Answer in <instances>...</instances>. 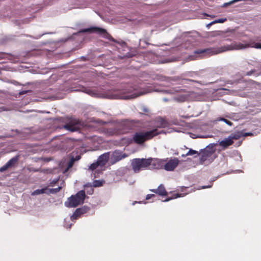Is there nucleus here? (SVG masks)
<instances>
[{
	"mask_svg": "<svg viewBox=\"0 0 261 261\" xmlns=\"http://www.w3.org/2000/svg\"><path fill=\"white\" fill-rule=\"evenodd\" d=\"M248 47H254L257 49H261V43H248L244 44L241 43L232 44L229 45L223 46L220 47L207 48L202 49H198L195 51V54H206L209 56L217 55L225 51L233 49H242Z\"/></svg>",
	"mask_w": 261,
	"mask_h": 261,
	"instance_id": "1",
	"label": "nucleus"
},
{
	"mask_svg": "<svg viewBox=\"0 0 261 261\" xmlns=\"http://www.w3.org/2000/svg\"><path fill=\"white\" fill-rule=\"evenodd\" d=\"M138 121L125 120L116 124L113 127L107 128L106 133L110 136L125 134L129 133L136 126Z\"/></svg>",
	"mask_w": 261,
	"mask_h": 261,
	"instance_id": "2",
	"label": "nucleus"
},
{
	"mask_svg": "<svg viewBox=\"0 0 261 261\" xmlns=\"http://www.w3.org/2000/svg\"><path fill=\"white\" fill-rule=\"evenodd\" d=\"M163 133H165L164 130L158 132L157 128L148 131H138L134 134L132 141L137 144L143 145L146 141L152 139L159 134Z\"/></svg>",
	"mask_w": 261,
	"mask_h": 261,
	"instance_id": "3",
	"label": "nucleus"
},
{
	"mask_svg": "<svg viewBox=\"0 0 261 261\" xmlns=\"http://www.w3.org/2000/svg\"><path fill=\"white\" fill-rule=\"evenodd\" d=\"M136 89L135 87H130L128 89H126L125 91H116L117 93L114 94L113 97L115 99H133L145 93L143 92H134Z\"/></svg>",
	"mask_w": 261,
	"mask_h": 261,
	"instance_id": "4",
	"label": "nucleus"
},
{
	"mask_svg": "<svg viewBox=\"0 0 261 261\" xmlns=\"http://www.w3.org/2000/svg\"><path fill=\"white\" fill-rule=\"evenodd\" d=\"M86 197L84 190L79 191L75 195H71L65 202V205L67 207H75L84 203Z\"/></svg>",
	"mask_w": 261,
	"mask_h": 261,
	"instance_id": "5",
	"label": "nucleus"
},
{
	"mask_svg": "<svg viewBox=\"0 0 261 261\" xmlns=\"http://www.w3.org/2000/svg\"><path fill=\"white\" fill-rule=\"evenodd\" d=\"M148 164L147 159L136 158L132 161L131 166L134 172L138 173L141 170L148 169Z\"/></svg>",
	"mask_w": 261,
	"mask_h": 261,
	"instance_id": "6",
	"label": "nucleus"
},
{
	"mask_svg": "<svg viewBox=\"0 0 261 261\" xmlns=\"http://www.w3.org/2000/svg\"><path fill=\"white\" fill-rule=\"evenodd\" d=\"M79 32L96 33L106 38H108V36H109V34L107 33L106 30L96 27H92L88 29H82L80 30Z\"/></svg>",
	"mask_w": 261,
	"mask_h": 261,
	"instance_id": "7",
	"label": "nucleus"
},
{
	"mask_svg": "<svg viewBox=\"0 0 261 261\" xmlns=\"http://www.w3.org/2000/svg\"><path fill=\"white\" fill-rule=\"evenodd\" d=\"M147 160L148 163V169H160L164 168V160L153 158H148Z\"/></svg>",
	"mask_w": 261,
	"mask_h": 261,
	"instance_id": "8",
	"label": "nucleus"
},
{
	"mask_svg": "<svg viewBox=\"0 0 261 261\" xmlns=\"http://www.w3.org/2000/svg\"><path fill=\"white\" fill-rule=\"evenodd\" d=\"M179 162L177 158L170 160L167 163L164 161V168L166 171H173L178 165Z\"/></svg>",
	"mask_w": 261,
	"mask_h": 261,
	"instance_id": "9",
	"label": "nucleus"
},
{
	"mask_svg": "<svg viewBox=\"0 0 261 261\" xmlns=\"http://www.w3.org/2000/svg\"><path fill=\"white\" fill-rule=\"evenodd\" d=\"M19 158V156L16 155L11 159L5 165L0 168V172H4L9 168L14 167L17 163Z\"/></svg>",
	"mask_w": 261,
	"mask_h": 261,
	"instance_id": "10",
	"label": "nucleus"
},
{
	"mask_svg": "<svg viewBox=\"0 0 261 261\" xmlns=\"http://www.w3.org/2000/svg\"><path fill=\"white\" fill-rule=\"evenodd\" d=\"M79 121L75 119H71L68 123L64 125V127L71 132H74L78 129Z\"/></svg>",
	"mask_w": 261,
	"mask_h": 261,
	"instance_id": "11",
	"label": "nucleus"
},
{
	"mask_svg": "<svg viewBox=\"0 0 261 261\" xmlns=\"http://www.w3.org/2000/svg\"><path fill=\"white\" fill-rule=\"evenodd\" d=\"M89 208L87 206H84L81 208H77L72 215L71 219H77L82 214H85L88 212Z\"/></svg>",
	"mask_w": 261,
	"mask_h": 261,
	"instance_id": "12",
	"label": "nucleus"
},
{
	"mask_svg": "<svg viewBox=\"0 0 261 261\" xmlns=\"http://www.w3.org/2000/svg\"><path fill=\"white\" fill-rule=\"evenodd\" d=\"M151 191L161 196H167L168 192L166 191L163 185H160L156 189L151 190Z\"/></svg>",
	"mask_w": 261,
	"mask_h": 261,
	"instance_id": "13",
	"label": "nucleus"
},
{
	"mask_svg": "<svg viewBox=\"0 0 261 261\" xmlns=\"http://www.w3.org/2000/svg\"><path fill=\"white\" fill-rule=\"evenodd\" d=\"M109 159V153H105L99 156V158L97 159V163H99V165L100 166H103L108 162Z\"/></svg>",
	"mask_w": 261,
	"mask_h": 261,
	"instance_id": "14",
	"label": "nucleus"
},
{
	"mask_svg": "<svg viewBox=\"0 0 261 261\" xmlns=\"http://www.w3.org/2000/svg\"><path fill=\"white\" fill-rule=\"evenodd\" d=\"M126 157H127V155L125 153L115 152L112 157V159L113 161V163H115Z\"/></svg>",
	"mask_w": 261,
	"mask_h": 261,
	"instance_id": "15",
	"label": "nucleus"
},
{
	"mask_svg": "<svg viewBox=\"0 0 261 261\" xmlns=\"http://www.w3.org/2000/svg\"><path fill=\"white\" fill-rule=\"evenodd\" d=\"M233 143V141L229 137L228 138L224 139L220 142H219V145L221 147H222L224 148H226L228 146L232 145Z\"/></svg>",
	"mask_w": 261,
	"mask_h": 261,
	"instance_id": "16",
	"label": "nucleus"
},
{
	"mask_svg": "<svg viewBox=\"0 0 261 261\" xmlns=\"http://www.w3.org/2000/svg\"><path fill=\"white\" fill-rule=\"evenodd\" d=\"M213 153V152L208 151V150H204L200 157V162L203 163L207 159L208 157H210L212 155Z\"/></svg>",
	"mask_w": 261,
	"mask_h": 261,
	"instance_id": "17",
	"label": "nucleus"
},
{
	"mask_svg": "<svg viewBox=\"0 0 261 261\" xmlns=\"http://www.w3.org/2000/svg\"><path fill=\"white\" fill-rule=\"evenodd\" d=\"M47 192H48V188L46 187H45L41 189H37V190L34 191L32 193L31 195L33 196H34V195H37L44 194V193L47 194Z\"/></svg>",
	"mask_w": 261,
	"mask_h": 261,
	"instance_id": "18",
	"label": "nucleus"
},
{
	"mask_svg": "<svg viewBox=\"0 0 261 261\" xmlns=\"http://www.w3.org/2000/svg\"><path fill=\"white\" fill-rule=\"evenodd\" d=\"M232 140H238L241 137H243V132H237L234 134H231L230 136H229Z\"/></svg>",
	"mask_w": 261,
	"mask_h": 261,
	"instance_id": "19",
	"label": "nucleus"
},
{
	"mask_svg": "<svg viewBox=\"0 0 261 261\" xmlns=\"http://www.w3.org/2000/svg\"><path fill=\"white\" fill-rule=\"evenodd\" d=\"M62 189V187H59L57 188L54 189H48L47 195L50 194H56L59 192Z\"/></svg>",
	"mask_w": 261,
	"mask_h": 261,
	"instance_id": "20",
	"label": "nucleus"
},
{
	"mask_svg": "<svg viewBox=\"0 0 261 261\" xmlns=\"http://www.w3.org/2000/svg\"><path fill=\"white\" fill-rule=\"evenodd\" d=\"M194 154H197V156H198L199 155V153L197 151H195L192 149H190L189 151L185 155L182 154V156L185 157L186 156L193 155Z\"/></svg>",
	"mask_w": 261,
	"mask_h": 261,
	"instance_id": "21",
	"label": "nucleus"
},
{
	"mask_svg": "<svg viewBox=\"0 0 261 261\" xmlns=\"http://www.w3.org/2000/svg\"><path fill=\"white\" fill-rule=\"evenodd\" d=\"M104 181L100 180H95L93 182V186L94 187H99L103 185Z\"/></svg>",
	"mask_w": 261,
	"mask_h": 261,
	"instance_id": "22",
	"label": "nucleus"
},
{
	"mask_svg": "<svg viewBox=\"0 0 261 261\" xmlns=\"http://www.w3.org/2000/svg\"><path fill=\"white\" fill-rule=\"evenodd\" d=\"M181 194H173L172 197H171V198H167V199H166L164 201H168L169 200H170L171 199H172L173 198H178V197H181Z\"/></svg>",
	"mask_w": 261,
	"mask_h": 261,
	"instance_id": "23",
	"label": "nucleus"
},
{
	"mask_svg": "<svg viewBox=\"0 0 261 261\" xmlns=\"http://www.w3.org/2000/svg\"><path fill=\"white\" fill-rule=\"evenodd\" d=\"M98 166H100V165H99V163H97V162H96V163H94L92 164L90 166L89 169L91 170H94V169H96Z\"/></svg>",
	"mask_w": 261,
	"mask_h": 261,
	"instance_id": "24",
	"label": "nucleus"
},
{
	"mask_svg": "<svg viewBox=\"0 0 261 261\" xmlns=\"http://www.w3.org/2000/svg\"><path fill=\"white\" fill-rule=\"evenodd\" d=\"M74 162L75 159L73 158H72L68 163V168H71L73 166Z\"/></svg>",
	"mask_w": 261,
	"mask_h": 261,
	"instance_id": "25",
	"label": "nucleus"
},
{
	"mask_svg": "<svg viewBox=\"0 0 261 261\" xmlns=\"http://www.w3.org/2000/svg\"><path fill=\"white\" fill-rule=\"evenodd\" d=\"M227 20V19L226 18H220L218 19L215 20L214 21L215 23H223L225 22Z\"/></svg>",
	"mask_w": 261,
	"mask_h": 261,
	"instance_id": "26",
	"label": "nucleus"
},
{
	"mask_svg": "<svg viewBox=\"0 0 261 261\" xmlns=\"http://www.w3.org/2000/svg\"><path fill=\"white\" fill-rule=\"evenodd\" d=\"M130 87H131V86H130V87H128H128L125 86V88H126V89H122V90H114V91L112 92V95H111V98H114L113 97V95H114V94H115L117 93L116 92V91H122V90H124V91H125V90H126H126L128 89Z\"/></svg>",
	"mask_w": 261,
	"mask_h": 261,
	"instance_id": "27",
	"label": "nucleus"
},
{
	"mask_svg": "<svg viewBox=\"0 0 261 261\" xmlns=\"http://www.w3.org/2000/svg\"><path fill=\"white\" fill-rule=\"evenodd\" d=\"M85 92H86V93H88V94L90 95H94V93L93 92V91L90 89H87L86 88H84V91Z\"/></svg>",
	"mask_w": 261,
	"mask_h": 261,
	"instance_id": "28",
	"label": "nucleus"
},
{
	"mask_svg": "<svg viewBox=\"0 0 261 261\" xmlns=\"http://www.w3.org/2000/svg\"><path fill=\"white\" fill-rule=\"evenodd\" d=\"M222 120H223L224 122H225L227 124H228L229 126H232L233 124L232 122H231L230 121H229L226 119L222 118Z\"/></svg>",
	"mask_w": 261,
	"mask_h": 261,
	"instance_id": "29",
	"label": "nucleus"
},
{
	"mask_svg": "<svg viewBox=\"0 0 261 261\" xmlns=\"http://www.w3.org/2000/svg\"><path fill=\"white\" fill-rule=\"evenodd\" d=\"M58 182V179H54L50 182V186H54Z\"/></svg>",
	"mask_w": 261,
	"mask_h": 261,
	"instance_id": "30",
	"label": "nucleus"
},
{
	"mask_svg": "<svg viewBox=\"0 0 261 261\" xmlns=\"http://www.w3.org/2000/svg\"><path fill=\"white\" fill-rule=\"evenodd\" d=\"M253 136V134L252 133H243V137H246V136Z\"/></svg>",
	"mask_w": 261,
	"mask_h": 261,
	"instance_id": "31",
	"label": "nucleus"
},
{
	"mask_svg": "<svg viewBox=\"0 0 261 261\" xmlns=\"http://www.w3.org/2000/svg\"><path fill=\"white\" fill-rule=\"evenodd\" d=\"M152 197H155V195L154 194H148L146 195V199L148 200Z\"/></svg>",
	"mask_w": 261,
	"mask_h": 261,
	"instance_id": "32",
	"label": "nucleus"
},
{
	"mask_svg": "<svg viewBox=\"0 0 261 261\" xmlns=\"http://www.w3.org/2000/svg\"><path fill=\"white\" fill-rule=\"evenodd\" d=\"M214 24H215V21H212L211 22H210V23H208V24H207L206 25V27H207V28H210V27L212 25Z\"/></svg>",
	"mask_w": 261,
	"mask_h": 261,
	"instance_id": "33",
	"label": "nucleus"
},
{
	"mask_svg": "<svg viewBox=\"0 0 261 261\" xmlns=\"http://www.w3.org/2000/svg\"><path fill=\"white\" fill-rule=\"evenodd\" d=\"M166 123L164 121H163L161 124V125L160 126H159V127H166Z\"/></svg>",
	"mask_w": 261,
	"mask_h": 261,
	"instance_id": "34",
	"label": "nucleus"
},
{
	"mask_svg": "<svg viewBox=\"0 0 261 261\" xmlns=\"http://www.w3.org/2000/svg\"><path fill=\"white\" fill-rule=\"evenodd\" d=\"M28 91H29L22 90V91L19 92V94L20 95H23V94L27 93Z\"/></svg>",
	"mask_w": 261,
	"mask_h": 261,
	"instance_id": "35",
	"label": "nucleus"
},
{
	"mask_svg": "<svg viewBox=\"0 0 261 261\" xmlns=\"http://www.w3.org/2000/svg\"><path fill=\"white\" fill-rule=\"evenodd\" d=\"M210 187H211V186H203V187H202V189H205V188H210Z\"/></svg>",
	"mask_w": 261,
	"mask_h": 261,
	"instance_id": "36",
	"label": "nucleus"
},
{
	"mask_svg": "<svg viewBox=\"0 0 261 261\" xmlns=\"http://www.w3.org/2000/svg\"><path fill=\"white\" fill-rule=\"evenodd\" d=\"M212 17H215V16H211Z\"/></svg>",
	"mask_w": 261,
	"mask_h": 261,
	"instance_id": "37",
	"label": "nucleus"
}]
</instances>
